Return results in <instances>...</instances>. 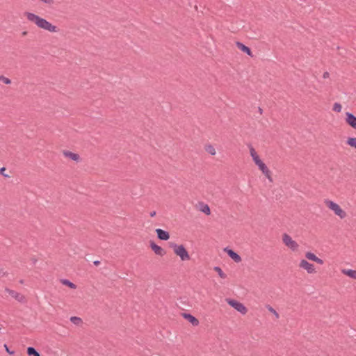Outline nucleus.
<instances>
[{
  "mask_svg": "<svg viewBox=\"0 0 356 356\" xmlns=\"http://www.w3.org/2000/svg\"><path fill=\"white\" fill-rule=\"evenodd\" d=\"M182 316L188 321L193 326H197L200 323L198 319L191 314L184 313L182 314Z\"/></svg>",
  "mask_w": 356,
  "mask_h": 356,
  "instance_id": "obj_13",
  "label": "nucleus"
},
{
  "mask_svg": "<svg viewBox=\"0 0 356 356\" xmlns=\"http://www.w3.org/2000/svg\"><path fill=\"white\" fill-rule=\"evenodd\" d=\"M0 81H2L6 84H10L11 83L10 79L3 75L0 76Z\"/></svg>",
  "mask_w": 356,
  "mask_h": 356,
  "instance_id": "obj_27",
  "label": "nucleus"
},
{
  "mask_svg": "<svg viewBox=\"0 0 356 356\" xmlns=\"http://www.w3.org/2000/svg\"><path fill=\"white\" fill-rule=\"evenodd\" d=\"M156 211H151L149 215L151 217H154L156 216Z\"/></svg>",
  "mask_w": 356,
  "mask_h": 356,
  "instance_id": "obj_31",
  "label": "nucleus"
},
{
  "mask_svg": "<svg viewBox=\"0 0 356 356\" xmlns=\"http://www.w3.org/2000/svg\"><path fill=\"white\" fill-rule=\"evenodd\" d=\"M27 354L29 356H40V353L33 347H29L27 348Z\"/></svg>",
  "mask_w": 356,
  "mask_h": 356,
  "instance_id": "obj_23",
  "label": "nucleus"
},
{
  "mask_svg": "<svg viewBox=\"0 0 356 356\" xmlns=\"http://www.w3.org/2000/svg\"><path fill=\"white\" fill-rule=\"evenodd\" d=\"M70 321L76 325H81L83 323L82 319L77 316H72L70 318Z\"/></svg>",
  "mask_w": 356,
  "mask_h": 356,
  "instance_id": "obj_22",
  "label": "nucleus"
},
{
  "mask_svg": "<svg viewBox=\"0 0 356 356\" xmlns=\"http://www.w3.org/2000/svg\"><path fill=\"white\" fill-rule=\"evenodd\" d=\"M156 232L157 234V237L160 240L167 241L170 238V234L167 231L163 230L161 229H156Z\"/></svg>",
  "mask_w": 356,
  "mask_h": 356,
  "instance_id": "obj_14",
  "label": "nucleus"
},
{
  "mask_svg": "<svg viewBox=\"0 0 356 356\" xmlns=\"http://www.w3.org/2000/svg\"><path fill=\"white\" fill-rule=\"evenodd\" d=\"M201 211L203 213H206L207 215H209L211 213L210 208L207 204H204L202 207V209H201Z\"/></svg>",
  "mask_w": 356,
  "mask_h": 356,
  "instance_id": "obj_25",
  "label": "nucleus"
},
{
  "mask_svg": "<svg viewBox=\"0 0 356 356\" xmlns=\"http://www.w3.org/2000/svg\"><path fill=\"white\" fill-rule=\"evenodd\" d=\"M204 149L208 154L212 156H214L216 154L215 147L211 144L206 145Z\"/></svg>",
  "mask_w": 356,
  "mask_h": 356,
  "instance_id": "obj_18",
  "label": "nucleus"
},
{
  "mask_svg": "<svg viewBox=\"0 0 356 356\" xmlns=\"http://www.w3.org/2000/svg\"><path fill=\"white\" fill-rule=\"evenodd\" d=\"M299 267L302 269L305 270L308 274H314L316 273L314 264L309 263L305 259L300 260L299 263Z\"/></svg>",
  "mask_w": 356,
  "mask_h": 356,
  "instance_id": "obj_7",
  "label": "nucleus"
},
{
  "mask_svg": "<svg viewBox=\"0 0 356 356\" xmlns=\"http://www.w3.org/2000/svg\"><path fill=\"white\" fill-rule=\"evenodd\" d=\"M236 47L242 51L246 53L250 57H253L251 49L241 42H236Z\"/></svg>",
  "mask_w": 356,
  "mask_h": 356,
  "instance_id": "obj_15",
  "label": "nucleus"
},
{
  "mask_svg": "<svg viewBox=\"0 0 356 356\" xmlns=\"http://www.w3.org/2000/svg\"><path fill=\"white\" fill-rule=\"evenodd\" d=\"M282 241L284 244L292 251L298 250L299 245L296 241L293 240V238L288 234L285 233L283 234Z\"/></svg>",
  "mask_w": 356,
  "mask_h": 356,
  "instance_id": "obj_6",
  "label": "nucleus"
},
{
  "mask_svg": "<svg viewBox=\"0 0 356 356\" xmlns=\"http://www.w3.org/2000/svg\"><path fill=\"white\" fill-rule=\"evenodd\" d=\"M60 282L65 285V286H67L68 287L72 289H76V285L74 284V283H72V282H70V280H67V279H62L60 280Z\"/></svg>",
  "mask_w": 356,
  "mask_h": 356,
  "instance_id": "obj_19",
  "label": "nucleus"
},
{
  "mask_svg": "<svg viewBox=\"0 0 356 356\" xmlns=\"http://www.w3.org/2000/svg\"><path fill=\"white\" fill-rule=\"evenodd\" d=\"M213 270L218 274L219 277L222 279H225L227 277L226 274L222 270V269L219 266H215Z\"/></svg>",
  "mask_w": 356,
  "mask_h": 356,
  "instance_id": "obj_21",
  "label": "nucleus"
},
{
  "mask_svg": "<svg viewBox=\"0 0 356 356\" xmlns=\"http://www.w3.org/2000/svg\"><path fill=\"white\" fill-rule=\"evenodd\" d=\"M346 144L351 147L356 149V138L350 137L346 140Z\"/></svg>",
  "mask_w": 356,
  "mask_h": 356,
  "instance_id": "obj_20",
  "label": "nucleus"
},
{
  "mask_svg": "<svg viewBox=\"0 0 356 356\" xmlns=\"http://www.w3.org/2000/svg\"><path fill=\"white\" fill-rule=\"evenodd\" d=\"M341 273L353 279L356 280V270L353 269H342Z\"/></svg>",
  "mask_w": 356,
  "mask_h": 356,
  "instance_id": "obj_17",
  "label": "nucleus"
},
{
  "mask_svg": "<svg viewBox=\"0 0 356 356\" xmlns=\"http://www.w3.org/2000/svg\"><path fill=\"white\" fill-rule=\"evenodd\" d=\"M250 154L254 163L258 166L259 169L262 172V173L266 177V178L270 181H273V178L271 177V173L266 164L260 159L259 155L257 154L256 150L252 146H250Z\"/></svg>",
  "mask_w": 356,
  "mask_h": 356,
  "instance_id": "obj_2",
  "label": "nucleus"
},
{
  "mask_svg": "<svg viewBox=\"0 0 356 356\" xmlns=\"http://www.w3.org/2000/svg\"><path fill=\"white\" fill-rule=\"evenodd\" d=\"M5 291L10 296H11L13 298H14L16 300H17L18 302H22V303L26 302V297L24 295L21 294L20 293H19L16 291L10 289L8 288H6Z\"/></svg>",
  "mask_w": 356,
  "mask_h": 356,
  "instance_id": "obj_8",
  "label": "nucleus"
},
{
  "mask_svg": "<svg viewBox=\"0 0 356 356\" xmlns=\"http://www.w3.org/2000/svg\"><path fill=\"white\" fill-rule=\"evenodd\" d=\"M26 16L28 20L34 22L38 27L42 29L47 31L50 33H56L58 31V29L56 26L53 25L45 19L42 18L34 13H26Z\"/></svg>",
  "mask_w": 356,
  "mask_h": 356,
  "instance_id": "obj_1",
  "label": "nucleus"
},
{
  "mask_svg": "<svg viewBox=\"0 0 356 356\" xmlns=\"http://www.w3.org/2000/svg\"><path fill=\"white\" fill-rule=\"evenodd\" d=\"M342 109V106L340 103L336 102L333 105L332 110L337 113H340Z\"/></svg>",
  "mask_w": 356,
  "mask_h": 356,
  "instance_id": "obj_24",
  "label": "nucleus"
},
{
  "mask_svg": "<svg viewBox=\"0 0 356 356\" xmlns=\"http://www.w3.org/2000/svg\"><path fill=\"white\" fill-rule=\"evenodd\" d=\"M329 76H330L329 72H325L323 73V79H327V78H328V77H329Z\"/></svg>",
  "mask_w": 356,
  "mask_h": 356,
  "instance_id": "obj_29",
  "label": "nucleus"
},
{
  "mask_svg": "<svg viewBox=\"0 0 356 356\" xmlns=\"http://www.w3.org/2000/svg\"><path fill=\"white\" fill-rule=\"evenodd\" d=\"M305 257L310 260V261H315L316 262L317 264H320V265H323V260L318 258V257L316 256L315 254H314L313 252H307L305 253Z\"/></svg>",
  "mask_w": 356,
  "mask_h": 356,
  "instance_id": "obj_10",
  "label": "nucleus"
},
{
  "mask_svg": "<svg viewBox=\"0 0 356 356\" xmlns=\"http://www.w3.org/2000/svg\"><path fill=\"white\" fill-rule=\"evenodd\" d=\"M227 254L236 263L241 261V257L236 252L230 249H225Z\"/></svg>",
  "mask_w": 356,
  "mask_h": 356,
  "instance_id": "obj_16",
  "label": "nucleus"
},
{
  "mask_svg": "<svg viewBox=\"0 0 356 356\" xmlns=\"http://www.w3.org/2000/svg\"><path fill=\"white\" fill-rule=\"evenodd\" d=\"M226 302L229 305L234 308L237 312H240L241 314H245L248 312V309L241 302L231 298H227Z\"/></svg>",
  "mask_w": 356,
  "mask_h": 356,
  "instance_id": "obj_5",
  "label": "nucleus"
},
{
  "mask_svg": "<svg viewBox=\"0 0 356 356\" xmlns=\"http://www.w3.org/2000/svg\"><path fill=\"white\" fill-rule=\"evenodd\" d=\"M3 347H4L5 350H6V351L9 355H14V354H15V352H14V351H11V350L9 349L8 346L6 344H4Z\"/></svg>",
  "mask_w": 356,
  "mask_h": 356,
  "instance_id": "obj_28",
  "label": "nucleus"
},
{
  "mask_svg": "<svg viewBox=\"0 0 356 356\" xmlns=\"http://www.w3.org/2000/svg\"><path fill=\"white\" fill-rule=\"evenodd\" d=\"M150 247L156 254L159 256H163L165 254V251L161 247L156 245L154 242L150 243Z\"/></svg>",
  "mask_w": 356,
  "mask_h": 356,
  "instance_id": "obj_12",
  "label": "nucleus"
},
{
  "mask_svg": "<svg viewBox=\"0 0 356 356\" xmlns=\"http://www.w3.org/2000/svg\"><path fill=\"white\" fill-rule=\"evenodd\" d=\"M267 308L269 312H270L271 313H273L275 315L276 318H279V317H280L279 314L271 306L268 305Z\"/></svg>",
  "mask_w": 356,
  "mask_h": 356,
  "instance_id": "obj_26",
  "label": "nucleus"
},
{
  "mask_svg": "<svg viewBox=\"0 0 356 356\" xmlns=\"http://www.w3.org/2000/svg\"><path fill=\"white\" fill-rule=\"evenodd\" d=\"M26 31L23 32V35H26Z\"/></svg>",
  "mask_w": 356,
  "mask_h": 356,
  "instance_id": "obj_35",
  "label": "nucleus"
},
{
  "mask_svg": "<svg viewBox=\"0 0 356 356\" xmlns=\"http://www.w3.org/2000/svg\"><path fill=\"white\" fill-rule=\"evenodd\" d=\"M63 154L66 158H68L72 161L76 162H79L80 161V156L76 153H74L68 150H64Z\"/></svg>",
  "mask_w": 356,
  "mask_h": 356,
  "instance_id": "obj_11",
  "label": "nucleus"
},
{
  "mask_svg": "<svg viewBox=\"0 0 356 356\" xmlns=\"http://www.w3.org/2000/svg\"><path fill=\"white\" fill-rule=\"evenodd\" d=\"M326 207L333 211V213L340 219H344L346 216V212L341 208V207L332 200L326 199L324 200Z\"/></svg>",
  "mask_w": 356,
  "mask_h": 356,
  "instance_id": "obj_3",
  "label": "nucleus"
},
{
  "mask_svg": "<svg viewBox=\"0 0 356 356\" xmlns=\"http://www.w3.org/2000/svg\"><path fill=\"white\" fill-rule=\"evenodd\" d=\"M0 275L3 276V277L6 276V275H7V273L5 272L3 269H1L0 270Z\"/></svg>",
  "mask_w": 356,
  "mask_h": 356,
  "instance_id": "obj_30",
  "label": "nucleus"
},
{
  "mask_svg": "<svg viewBox=\"0 0 356 356\" xmlns=\"http://www.w3.org/2000/svg\"><path fill=\"white\" fill-rule=\"evenodd\" d=\"M93 264H94V265H95V266H98V265L100 264V261H95L93 262Z\"/></svg>",
  "mask_w": 356,
  "mask_h": 356,
  "instance_id": "obj_32",
  "label": "nucleus"
},
{
  "mask_svg": "<svg viewBox=\"0 0 356 356\" xmlns=\"http://www.w3.org/2000/svg\"><path fill=\"white\" fill-rule=\"evenodd\" d=\"M259 112L261 114L262 113V109L259 107Z\"/></svg>",
  "mask_w": 356,
  "mask_h": 356,
  "instance_id": "obj_34",
  "label": "nucleus"
},
{
  "mask_svg": "<svg viewBox=\"0 0 356 356\" xmlns=\"http://www.w3.org/2000/svg\"><path fill=\"white\" fill-rule=\"evenodd\" d=\"M345 121L347 124L356 130V116L351 113L347 112L346 113Z\"/></svg>",
  "mask_w": 356,
  "mask_h": 356,
  "instance_id": "obj_9",
  "label": "nucleus"
},
{
  "mask_svg": "<svg viewBox=\"0 0 356 356\" xmlns=\"http://www.w3.org/2000/svg\"><path fill=\"white\" fill-rule=\"evenodd\" d=\"M23 282H24L23 280H20L21 284H23Z\"/></svg>",
  "mask_w": 356,
  "mask_h": 356,
  "instance_id": "obj_37",
  "label": "nucleus"
},
{
  "mask_svg": "<svg viewBox=\"0 0 356 356\" xmlns=\"http://www.w3.org/2000/svg\"><path fill=\"white\" fill-rule=\"evenodd\" d=\"M6 170V168L5 167H3L0 169V173H2L3 171Z\"/></svg>",
  "mask_w": 356,
  "mask_h": 356,
  "instance_id": "obj_33",
  "label": "nucleus"
},
{
  "mask_svg": "<svg viewBox=\"0 0 356 356\" xmlns=\"http://www.w3.org/2000/svg\"><path fill=\"white\" fill-rule=\"evenodd\" d=\"M170 247L173 249L175 254L180 257L181 261L190 259V255L183 245L171 243Z\"/></svg>",
  "mask_w": 356,
  "mask_h": 356,
  "instance_id": "obj_4",
  "label": "nucleus"
},
{
  "mask_svg": "<svg viewBox=\"0 0 356 356\" xmlns=\"http://www.w3.org/2000/svg\"><path fill=\"white\" fill-rule=\"evenodd\" d=\"M4 177H8V175H4Z\"/></svg>",
  "mask_w": 356,
  "mask_h": 356,
  "instance_id": "obj_36",
  "label": "nucleus"
}]
</instances>
